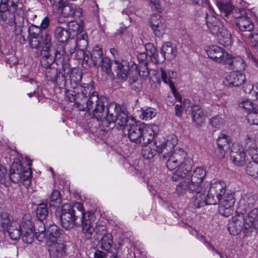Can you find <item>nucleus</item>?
Masks as SVG:
<instances>
[{
	"label": "nucleus",
	"mask_w": 258,
	"mask_h": 258,
	"mask_svg": "<svg viewBox=\"0 0 258 258\" xmlns=\"http://www.w3.org/2000/svg\"><path fill=\"white\" fill-rule=\"evenodd\" d=\"M0 18L5 24L13 27L15 35L20 34L24 25V10L20 0H0Z\"/></svg>",
	"instance_id": "1"
},
{
	"label": "nucleus",
	"mask_w": 258,
	"mask_h": 258,
	"mask_svg": "<svg viewBox=\"0 0 258 258\" xmlns=\"http://www.w3.org/2000/svg\"><path fill=\"white\" fill-rule=\"evenodd\" d=\"M208 201L210 204L220 203L219 212L225 217H228L233 211L235 203L234 195L227 192L226 183L224 181H215L208 188Z\"/></svg>",
	"instance_id": "2"
},
{
	"label": "nucleus",
	"mask_w": 258,
	"mask_h": 258,
	"mask_svg": "<svg viewBox=\"0 0 258 258\" xmlns=\"http://www.w3.org/2000/svg\"><path fill=\"white\" fill-rule=\"evenodd\" d=\"M107 99L104 103L102 110L101 111L100 117H97L94 115L93 111H91L89 114L93 118L97 120L101 121L102 125L104 127H108L111 123L117 121L116 128L118 130L122 128V126L125 125L128 121L127 111L125 108H121V107L115 102H111L108 105Z\"/></svg>",
	"instance_id": "3"
},
{
	"label": "nucleus",
	"mask_w": 258,
	"mask_h": 258,
	"mask_svg": "<svg viewBox=\"0 0 258 258\" xmlns=\"http://www.w3.org/2000/svg\"><path fill=\"white\" fill-rule=\"evenodd\" d=\"M77 89L81 91L80 93L77 92L79 97L83 98L89 97L86 102V108L88 113L93 111L94 115L100 117L101 114V111L102 110L105 101V97L98 96L97 92L94 90L92 81L89 83H83Z\"/></svg>",
	"instance_id": "4"
},
{
	"label": "nucleus",
	"mask_w": 258,
	"mask_h": 258,
	"mask_svg": "<svg viewBox=\"0 0 258 258\" xmlns=\"http://www.w3.org/2000/svg\"><path fill=\"white\" fill-rule=\"evenodd\" d=\"M169 152L167 156L165 158H168L166 162V166L170 170H172L177 168V170L173 173L172 178L174 181L181 180L183 177L186 176V174L191 169L190 165L186 163L185 158L186 153L181 149L175 150Z\"/></svg>",
	"instance_id": "5"
},
{
	"label": "nucleus",
	"mask_w": 258,
	"mask_h": 258,
	"mask_svg": "<svg viewBox=\"0 0 258 258\" xmlns=\"http://www.w3.org/2000/svg\"><path fill=\"white\" fill-rule=\"evenodd\" d=\"M84 207L82 203L76 202L72 206L64 204L59 212V218L61 226L66 229H70L75 226L80 225L81 216L84 214Z\"/></svg>",
	"instance_id": "6"
},
{
	"label": "nucleus",
	"mask_w": 258,
	"mask_h": 258,
	"mask_svg": "<svg viewBox=\"0 0 258 258\" xmlns=\"http://www.w3.org/2000/svg\"><path fill=\"white\" fill-rule=\"evenodd\" d=\"M177 142L176 137L173 135L170 136L167 139H158L156 138L153 145H146L142 150V154L144 158L150 160L152 159L157 153L161 154L163 158H165L169 153L174 149Z\"/></svg>",
	"instance_id": "7"
},
{
	"label": "nucleus",
	"mask_w": 258,
	"mask_h": 258,
	"mask_svg": "<svg viewBox=\"0 0 258 258\" xmlns=\"http://www.w3.org/2000/svg\"><path fill=\"white\" fill-rule=\"evenodd\" d=\"M206 175V170L201 167H197L190 175L189 171L186 176L180 180V183L176 187L178 194H181L186 190L189 192L197 191L201 188L200 185Z\"/></svg>",
	"instance_id": "8"
},
{
	"label": "nucleus",
	"mask_w": 258,
	"mask_h": 258,
	"mask_svg": "<svg viewBox=\"0 0 258 258\" xmlns=\"http://www.w3.org/2000/svg\"><path fill=\"white\" fill-rule=\"evenodd\" d=\"M32 163V160H28V167L26 169H24L21 163H14L10 170L11 180L14 183H18L22 180L25 182L24 184L29 186L30 184V179L31 178L32 173L31 168Z\"/></svg>",
	"instance_id": "9"
},
{
	"label": "nucleus",
	"mask_w": 258,
	"mask_h": 258,
	"mask_svg": "<svg viewBox=\"0 0 258 258\" xmlns=\"http://www.w3.org/2000/svg\"><path fill=\"white\" fill-rule=\"evenodd\" d=\"M70 72L69 68L66 69L63 66L59 70L54 66L47 69L45 76L48 81L55 84L59 88L67 86V78Z\"/></svg>",
	"instance_id": "10"
},
{
	"label": "nucleus",
	"mask_w": 258,
	"mask_h": 258,
	"mask_svg": "<svg viewBox=\"0 0 258 258\" xmlns=\"http://www.w3.org/2000/svg\"><path fill=\"white\" fill-rule=\"evenodd\" d=\"M43 45L41 51V63L43 68L47 69L54 66L53 63L55 60L54 57L50 54L52 46L51 36L47 33L45 34Z\"/></svg>",
	"instance_id": "11"
},
{
	"label": "nucleus",
	"mask_w": 258,
	"mask_h": 258,
	"mask_svg": "<svg viewBox=\"0 0 258 258\" xmlns=\"http://www.w3.org/2000/svg\"><path fill=\"white\" fill-rule=\"evenodd\" d=\"M94 215L91 212H88L86 214L84 211V214L81 216L80 225L82 226V231L86 239L91 238L95 231L96 223L94 221Z\"/></svg>",
	"instance_id": "12"
},
{
	"label": "nucleus",
	"mask_w": 258,
	"mask_h": 258,
	"mask_svg": "<svg viewBox=\"0 0 258 258\" xmlns=\"http://www.w3.org/2000/svg\"><path fill=\"white\" fill-rule=\"evenodd\" d=\"M144 125L143 123L134 122L129 125L126 123L122 126L121 130L125 135H127L131 142L139 144Z\"/></svg>",
	"instance_id": "13"
},
{
	"label": "nucleus",
	"mask_w": 258,
	"mask_h": 258,
	"mask_svg": "<svg viewBox=\"0 0 258 258\" xmlns=\"http://www.w3.org/2000/svg\"><path fill=\"white\" fill-rule=\"evenodd\" d=\"M236 215L232 218V221L229 222L228 226V230L231 234L233 235H237L240 232L242 228H244V213H246V211H243V209L241 207L238 208L236 211ZM244 233L245 235L247 236L244 229Z\"/></svg>",
	"instance_id": "14"
},
{
	"label": "nucleus",
	"mask_w": 258,
	"mask_h": 258,
	"mask_svg": "<svg viewBox=\"0 0 258 258\" xmlns=\"http://www.w3.org/2000/svg\"><path fill=\"white\" fill-rule=\"evenodd\" d=\"M258 133H248L244 140V150L248 151L252 160L258 161Z\"/></svg>",
	"instance_id": "15"
},
{
	"label": "nucleus",
	"mask_w": 258,
	"mask_h": 258,
	"mask_svg": "<svg viewBox=\"0 0 258 258\" xmlns=\"http://www.w3.org/2000/svg\"><path fill=\"white\" fill-rule=\"evenodd\" d=\"M239 15L236 17V23L239 30L243 34H247L251 32L254 29V24L248 17L245 10L241 9L239 10Z\"/></svg>",
	"instance_id": "16"
},
{
	"label": "nucleus",
	"mask_w": 258,
	"mask_h": 258,
	"mask_svg": "<svg viewBox=\"0 0 258 258\" xmlns=\"http://www.w3.org/2000/svg\"><path fill=\"white\" fill-rule=\"evenodd\" d=\"M149 23L154 34L158 37H162L165 33L166 24L165 20L159 14H153L149 19Z\"/></svg>",
	"instance_id": "17"
},
{
	"label": "nucleus",
	"mask_w": 258,
	"mask_h": 258,
	"mask_svg": "<svg viewBox=\"0 0 258 258\" xmlns=\"http://www.w3.org/2000/svg\"><path fill=\"white\" fill-rule=\"evenodd\" d=\"M246 158L244 148L238 143H234L230 153V159L232 162L237 166H243L246 163Z\"/></svg>",
	"instance_id": "18"
},
{
	"label": "nucleus",
	"mask_w": 258,
	"mask_h": 258,
	"mask_svg": "<svg viewBox=\"0 0 258 258\" xmlns=\"http://www.w3.org/2000/svg\"><path fill=\"white\" fill-rule=\"evenodd\" d=\"M207 53L208 56L216 62L225 64L228 63L229 54L222 48L213 45L208 48Z\"/></svg>",
	"instance_id": "19"
},
{
	"label": "nucleus",
	"mask_w": 258,
	"mask_h": 258,
	"mask_svg": "<svg viewBox=\"0 0 258 258\" xmlns=\"http://www.w3.org/2000/svg\"><path fill=\"white\" fill-rule=\"evenodd\" d=\"M46 245L51 258H64L67 255L66 245L60 240L46 243Z\"/></svg>",
	"instance_id": "20"
},
{
	"label": "nucleus",
	"mask_w": 258,
	"mask_h": 258,
	"mask_svg": "<svg viewBox=\"0 0 258 258\" xmlns=\"http://www.w3.org/2000/svg\"><path fill=\"white\" fill-rule=\"evenodd\" d=\"M210 186L208 182H205L203 184V186L198 189L197 191L190 192L191 193H196V195L192 198L191 203L196 208H200L207 205H210L208 201V194L205 196V192Z\"/></svg>",
	"instance_id": "21"
},
{
	"label": "nucleus",
	"mask_w": 258,
	"mask_h": 258,
	"mask_svg": "<svg viewBox=\"0 0 258 258\" xmlns=\"http://www.w3.org/2000/svg\"><path fill=\"white\" fill-rule=\"evenodd\" d=\"M49 18L46 16L42 20L39 25L32 24L31 26H29L28 30L29 37L43 36L44 39L45 33H47L49 35H50L49 32L44 30V29H46L49 26Z\"/></svg>",
	"instance_id": "22"
},
{
	"label": "nucleus",
	"mask_w": 258,
	"mask_h": 258,
	"mask_svg": "<svg viewBox=\"0 0 258 258\" xmlns=\"http://www.w3.org/2000/svg\"><path fill=\"white\" fill-rule=\"evenodd\" d=\"M186 111L190 114L195 125L197 127L202 126L205 121L204 112L199 105H192L187 106Z\"/></svg>",
	"instance_id": "23"
},
{
	"label": "nucleus",
	"mask_w": 258,
	"mask_h": 258,
	"mask_svg": "<svg viewBox=\"0 0 258 258\" xmlns=\"http://www.w3.org/2000/svg\"><path fill=\"white\" fill-rule=\"evenodd\" d=\"M83 13L82 8L78 7L74 4H69L63 5L61 7L60 16L58 18V21L59 23H62L61 17L63 18H72L74 16L77 17L81 16Z\"/></svg>",
	"instance_id": "24"
},
{
	"label": "nucleus",
	"mask_w": 258,
	"mask_h": 258,
	"mask_svg": "<svg viewBox=\"0 0 258 258\" xmlns=\"http://www.w3.org/2000/svg\"><path fill=\"white\" fill-rule=\"evenodd\" d=\"M161 56H159V58L157 59V62L162 63L166 59L172 60L177 54L176 46L170 42H166L161 47Z\"/></svg>",
	"instance_id": "25"
},
{
	"label": "nucleus",
	"mask_w": 258,
	"mask_h": 258,
	"mask_svg": "<svg viewBox=\"0 0 258 258\" xmlns=\"http://www.w3.org/2000/svg\"><path fill=\"white\" fill-rule=\"evenodd\" d=\"M64 235V231L55 224H50L46 230V243L60 241Z\"/></svg>",
	"instance_id": "26"
},
{
	"label": "nucleus",
	"mask_w": 258,
	"mask_h": 258,
	"mask_svg": "<svg viewBox=\"0 0 258 258\" xmlns=\"http://www.w3.org/2000/svg\"><path fill=\"white\" fill-rule=\"evenodd\" d=\"M161 77L162 81L168 85L175 97H177V92L174 86V81L176 77V73L173 70L161 69Z\"/></svg>",
	"instance_id": "27"
},
{
	"label": "nucleus",
	"mask_w": 258,
	"mask_h": 258,
	"mask_svg": "<svg viewBox=\"0 0 258 258\" xmlns=\"http://www.w3.org/2000/svg\"><path fill=\"white\" fill-rule=\"evenodd\" d=\"M258 219V209L254 208L251 210L244 218L245 232L247 235H249L253 229V223Z\"/></svg>",
	"instance_id": "28"
},
{
	"label": "nucleus",
	"mask_w": 258,
	"mask_h": 258,
	"mask_svg": "<svg viewBox=\"0 0 258 258\" xmlns=\"http://www.w3.org/2000/svg\"><path fill=\"white\" fill-rule=\"evenodd\" d=\"M245 80V77L243 74L232 72L227 77L224 84L229 87H237L243 84Z\"/></svg>",
	"instance_id": "29"
},
{
	"label": "nucleus",
	"mask_w": 258,
	"mask_h": 258,
	"mask_svg": "<svg viewBox=\"0 0 258 258\" xmlns=\"http://www.w3.org/2000/svg\"><path fill=\"white\" fill-rule=\"evenodd\" d=\"M205 19L207 27L213 34L217 33L224 26L222 23L212 14H207Z\"/></svg>",
	"instance_id": "30"
},
{
	"label": "nucleus",
	"mask_w": 258,
	"mask_h": 258,
	"mask_svg": "<svg viewBox=\"0 0 258 258\" xmlns=\"http://www.w3.org/2000/svg\"><path fill=\"white\" fill-rule=\"evenodd\" d=\"M5 229L7 230L10 238L14 240L19 239L24 231L20 223L16 220H13Z\"/></svg>",
	"instance_id": "31"
},
{
	"label": "nucleus",
	"mask_w": 258,
	"mask_h": 258,
	"mask_svg": "<svg viewBox=\"0 0 258 258\" xmlns=\"http://www.w3.org/2000/svg\"><path fill=\"white\" fill-rule=\"evenodd\" d=\"M214 35H217L219 43L222 45L227 47L232 44L231 34L224 26Z\"/></svg>",
	"instance_id": "32"
},
{
	"label": "nucleus",
	"mask_w": 258,
	"mask_h": 258,
	"mask_svg": "<svg viewBox=\"0 0 258 258\" xmlns=\"http://www.w3.org/2000/svg\"><path fill=\"white\" fill-rule=\"evenodd\" d=\"M227 61H228V63H225V64L230 67L234 72H240L243 71L246 67L244 60L240 56L233 57L229 54V58Z\"/></svg>",
	"instance_id": "33"
},
{
	"label": "nucleus",
	"mask_w": 258,
	"mask_h": 258,
	"mask_svg": "<svg viewBox=\"0 0 258 258\" xmlns=\"http://www.w3.org/2000/svg\"><path fill=\"white\" fill-rule=\"evenodd\" d=\"M156 138L159 139L157 137L155 138L154 133L153 130L147 125H144L143 130L142 131V134L141 139L140 141L139 144L142 146H146L150 144L153 140H155Z\"/></svg>",
	"instance_id": "34"
},
{
	"label": "nucleus",
	"mask_w": 258,
	"mask_h": 258,
	"mask_svg": "<svg viewBox=\"0 0 258 258\" xmlns=\"http://www.w3.org/2000/svg\"><path fill=\"white\" fill-rule=\"evenodd\" d=\"M148 65V62L139 63L138 64L135 63L132 66V69L133 71L135 70L136 75H139L143 79L145 80L148 77L150 74Z\"/></svg>",
	"instance_id": "35"
},
{
	"label": "nucleus",
	"mask_w": 258,
	"mask_h": 258,
	"mask_svg": "<svg viewBox=\"0 0 258 258\" xmlns=\"http://www.w3.org/2000/svg\"><path fill=\"white\" fill-rule=\"evenodd\" d=\"M67 30L70 37L77 36L84 33L83 26L76 21H71L68 23Z\"/></svg>",
	"instance_id": "36"
},
{
	"label": "nucleus",
	"mask_w": 258,
	"mask_h": 258,
	"mask_svg": "<svg viewBox=\"0 0 258 258\" xmlns=\"http://www.w3.org/2000/svg\"><path fill=\"white\" fill-rule=\"evenodd\" d=\"M104 57L102 48L99 46H95L91 53V58L93 65L96 67H99L101 60Z\"/></svg>",
	"instance_id": "37"
},
{
	"label": "nucleus",
	"mask_w": 258,
	"mask_h": 258,
	"mask_svg": "<svg viewBox=\"0 0 258 258\" xmlns=\"http://www.w3.org/2000/svg\"><path fill=\"white\" fill-rule=\"evenodd\" d=\"M75 42L78 50L84 54V51L87 48L88 43L87 35L84 32L78 35Z\"/></svg>",
	"instance_id": "38"
},
{
	"label": "nucleus",
	"mask_w": 258,
	"mask_h": 258,
	"mask_svg": "<svg viewBox=\"0 0 258 258\" xmlns=\"http://www.w3.org/2000/svg\"><path fill=\"white\" fill-rule=\"evenodd\" d=\"M114 71L116 72L117 76L123 80H126L127 78L128 73L124 66L121 62L117 60H114L113 63Z\"/></svg>",
	"instance_id": "39"
},
{
	"label": "nucleus",
	"mask_w": 258,
	"mask_h": 258,
	"mask_svg": "<svg viewBox=\"0 0 258 258\" xmlns=\"http://www.w3.org/2000/svg\"><path fill=\"white\" fill-rule=\"evenodd\" d=\"M82 74L80 72L72 71L70 76V85L74 89H77L82 84Z\"/></svg>",
	"instance_id": "40"
},
{
	"label": "nucleus",
	"mask_w": 258,
	"mask_h": 258,
	"mask_svg": "<svg viewBox=\"0 0 258 258\" xmlns=\"http://www.w3.org/2000/svg\"><path fill=\"white\" fill-rule=\"evenodd\" d=\"M54 36L60 42L66 41L70 37L67 29L62 27H57L55 29Z\"/></svg>",
	"instance_id": "41"
},
{
	"label": "nucleus",
	"mask_w": 258,
	"mask_h": 258,
	"mask_svg": "<svg viewBox=\"0 0 258 258\" xmlns=\"http://www.w3.org/2000/svg\"><path fill=\"white\" fill-rule=\"evenodd\" d=\"M146 53L150 57L152 61L155 63L157 62V59L159 58V56L157 52V50L154 44L152 43H148L145 44Z\"/></svg>",
	"instance_id": "42"
},
{
	"label": "nucleus",
	"mask_w": 258,
	"mask_h": 258,
	"mask_svg": "<svg viewBox=\"0 0 258 258\" xmlns=\"http://www.w3.org/2000/svg\"><path fill=\"white\" fill-rule=\"evenodd\" d=\"M113 243L112 237L110 234H105L99 242L100 248L105 251H108L111 247Z\"/></svg>",
	"instance_id": "43"
},
{
	"label": "nucleus",
	"mask_w": 258,
	"mask_h": 258,
	"mask_svg": "<svg viewBox=\"0 0 258 258\" xmlns=\"http://www.w3.org/2000/svg\"><path fill=\"white\" fill-rule=\"evenodd\" d=\"M246 166L245 168L246 173L253 177V178L258 177V161L253 160Z\"/></svg>",
	"instance_id": "44"
},
{
	"label": "nucleus",
	"mask_w": 258,
	"mask_h": 258,
	"mask_svg": "<svg viewBox=\"0 0 258 258\" xmlns=\"http://www.w3.org/2000/svg\"><path fill=\"white\" fill-rule=\"evenodd\" d=\"M230 139L229 137L221 133L217 140L218 148L227 149L230 147Z\"/></svg>",
	"instance_id": "45"
},
{
	"label": "nucleus",
	"mask_w": 258,
	"mask_h": 258,
	"mask_svg": "<svg viewBox=\"0 0 258 258\" xmlns=\"http://www.w3.org/2000/svg\"><path fill=\"white\" fill-rule=\"evenodd\" d=\"M141 112L140 117L143 120H146L152 119L157 114L156 109L150 107L142 108Z\"/></svg>",
	"instance_id": "46"
},
{
	"label": "nucleus",
	"mask_w": 258,
	"mask_h": 258,
	"mask_svg": "<svg viewBox=\"0 0 258 258\" xmlns=\"http://www.w3.org/2000/svg\"><path fill=\"white\" fill-rule=\"evenodd\" d=\"M36 213L39 221L44 220L48 213L47 204L41 203L39 204L36 209Z\"/></svg>",
	"instance_id": "47"
},
{
	"label": "nucleus",
	"mask_w": 258,
	"mask_h": 258,
	"mask_svg": "<svg viewBox=\"0 0 258 258\" xmlns=\"http://www.w3.org/2000/svg\"><path fill=\"white\" fill-rule=\"evenodd\" d=\"M209 123L215 130H219L224 125L225 121L220 116L216 115L210 119Z\"/></svg>",
	"instance_id": "48"
},
{
	"label": "nucleus",
	"mask_w": 258,
	"mask_h": 258,
	"mask_svg": "<svg viewBox=\"0 0 258 258\" xmlns=\"http://www.w3.org/2000/svg\"><path fill=\"white\" fill-rule=\"evenodd\" d=\"M245 92L249 94L251 99L258 100V83L254 86L247 85L245 89Z\"/></svg>",
	"instance_id": "49"
},
{
	"label": "nucleus",
	"mask_w": 258,
	"mask_h": 258,
	"mask_svg": "<svg viewBox=\"0 0 258 258\" xmlns=\"http://www.w3.org/2000/svg\"><path fill=\"white\" fill-rule=\"evenodd\" d=\"M43 36L29 37V43L32 49H39L41 47L42 40L43 42Z\"/></svg>",
	"instance_id": "50"
},
{
	"label": "nucleus",
	"mask_w": 258,
	"mask_h": 258,
	"mask_svg": "<svg viewBox=\"0 0 258 258\" xmlns=\"http://www.w3.org/2000/svg\"><path fill=\"white\" fill-rule=\"evenodd\" d=\"M239 107L244 109L246 111L249 113L252 112L258 106L254 104L251 101L249 100H244L239 103Z\"/></svg>",
	"instance_id": "51"
},
{
	"label": "nucleus",
	"mask_w": 258,
	"mask_h": 258,
	"mask_svg": "<svg viewBox=\"0 0 258 258\" xmlns=\"http://www.w3.org/2000/svg\"><path fill=\"white\" fill-rule=\"evenodd\" d=\"M128 240L127 239H125L124 240H119L118 242V247H117V250L116 251L112 252L110 251L109 250L107 251V253L106 254V256L108 257V258H119L121 255L119 253V249L122 248V247L124 246L125 244V242H127Z\"/></svg>",
	"instance_id": "52"
},
{
	"label": "nucleus",
	"mask_w": 258,
	"mask_h": 258,
	"mask_svg": "<svg viewBox=\"0 0 258 258\" xmlns=\"http://www.w3.org/2000/svg\"><path fill=\"white\" fill-rule=\"evenodd\" d=\"M61 198L60 192L57 190H53L50 194L49 198V205L50 206H55V204H60Z\"/></svg>",
	"instance_id": "53"
},
{
	"label": "nucleus",
	"mask_w": 258,
	"mask_h": 258,
	"mask_svg": "<svg viewBox=\"0 0 258 258\" xmlns=\"http://www.w3.org/2000/svg\"><path fill=\"white\" fill-rule=\"evenodd\" d=\"M77 48L75 40H70L64 45L63 47L64 52L68 55L73 54Z\"/></svg>",
	"instance_id": "54"
},
{
	"label": "nucleus",
	"mask_w": 258,
	"mask_h": 258,
	"mask_svg": "<svg viewBox=\"0 0 258 258\" xmlns=\"http://www.w3.org/2000/svg\"><path fill=\"white\" fill-rule=\"evenodd\" d=\"M247 119L249 124L258 125V107L248 113Z\"/></svg>",
	"instance_id": "55"
},
{
	"label": "nucleus",
	"mask_w": 258,
	"mask_h": 258,
	"mask_svg": "<svg viewBox=\"0 0 258 258\" xmlns=\"http://www.w3.org/2000/svg\"><path fill=\"white\" fill-rule=\"evenodd\" d=\"M243 35L248 38L253 47L258 49V33L251 32L247 34H243Z\"/></svg>",
	"instance_id": "56"
},
{
	"label": "nucleus",
	"mask_w": 258,
	"mask_h": 258,
	"mask_svg": "<svg viewBox=\"0 0 258 258\" xmlns=\"http://www.w3.org/2000/svg\"><path fill=\"white\" fill-rule=\"evenodd\" d=\"M1 220L2 227L5 229L10 225V223L13 221L11 220V216L6 212H3L1 214Z\"/></svg>",
	"instance_id": "57"
},
{
	"label": "nucleus",
	"mask_w": 258,
	"mask_h": 258,
	"mask_svg": "<svg viewBox=\"0 0 258 258\" xmlns=\"http://www.w3.org/2000/svg\"><path fill=\"white\" fill-rule=\"evenodd\" d=\"M31 228H29L26 230L24 234L22 235V240L26 243L30 244L34 240V234Z\"/></svg>",
	"instance_id": "58"
},
{
	"label": "nucleus",
	"mask_w": 258,
	"mask_h": 258,
	"mask_svg": "<svg viewBox=\"0 0 258 258\" xmlns=\"http://www.w3.org/2000/svg\"><path fill=\"white\" fill-rule=\"evenodd\" d=\"M100 66H101L102 69L107 74L111 71V63L110 59L107 57H104L101 61Z\"/></svg>",
	"instance_id": "59"
},
{
	"label": "nucleus",
	"mask_w": 258,
	"mask_h": 258,
	"mask_svg": "<svg viewBox=\"0 0 258 258\" xmlns=\"http://www.w3.org/2000/svg\"><path fill=\"white\" fill-rule=\"evenodd\" d=\"M221 15L227 17L232 11V6L230 4H223L220 7Z\"/></svg>",
	"instance_id": "60"
},
{
	"label": "nucleus",
	"mask_w": 258,
	"mask_h": 258,
	"mask_svg": "<svg viewBox=\"0 0 258 258\" xmlns=\"http://www.w3.org/2000/svg\"><path fill=\"white\" fill-rule=\"evenodd\" d=\"M46 228L42 221H38L34 225V232L35 233L46 232Z\"/></svg>",
	"instance_id": "61"
},
{
	"label": "nucleus",
	"mask_w": 258,
	"mask_h": 258,
	"mask_svg": "<svg viewBox=\"0 0 258 258\" xmlns=\"http://www.w3.org/2000/svg\"><path fill=\"white\" fill-rule=\"evenodd\" d=\"M94 232L99 236H104L107 234L106 227L104 225H95Z\"/></svg>",
	"instance_id": "62"
},
{
	"label": "nucleus",
	"mask_w": 258,
	"mask_h": 258,
	"mask_svg": "<svg viewBox=\"0 0 258 258\" xmlns=\"http://www.w3.org/2000/svg\"><path fill=\"white\" fill-rule=\"evenodd\" d=\"M149 5L154 11L160 12L162 10L159 0H150Z\"/></svg>",
	"instance_id": "63"
},
{
	"label": "nucleus",
	"mask_w": 258,
	"mask_h": 258,
	"mask_svg": "<svg viewBox=\"0 0 258 258\" xmlns=\"http://www.w3.org/2000/svg\"><path fill=\"white\" fill-rule=\"evenodd\" d=\"M68 99L71 102L75 101L76 99V92L72 90H68L67 93Z\"/></svg>",
	"instance_id": "64"
}]
</instances>
